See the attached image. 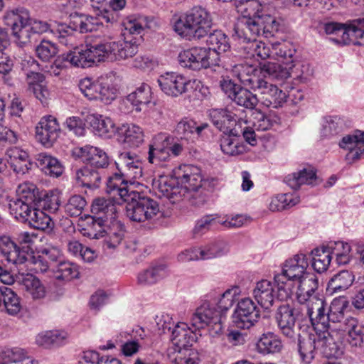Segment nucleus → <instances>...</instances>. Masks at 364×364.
I'll return each instance as SVG.
<instances>
[{
    "label": "nucleus",
    "mask_w": 364,
    "mask_h": 364,
    "mask_svg": "<svg viewBox=\"0 0 364 364\" xmlns=\"http://www.w3.org/2000/svg\"><path fill=\"white\" fill-rule=\"evenodd\" d=\"M106 235H109L110 237V241L107 242L108 247H115L124 237V226L119 221L114 219L109 220Z\"/></svg>",
    "instance_id": "nucleus-58"
},
{
    "label": "nucleus",
    "mask_w": 364,
    "mask_h": 364,
    "mask_svg": "<svg viewBox=\"0 0 364 364\" xmlns=\"http://www.w3.org/2000/svg\"><path fill=\"white\" fill-rule=\"evenodd\" d=\"M297 282L299 286L296 297L299 304H305L320 298L317 292L318 281L315 274L312 273L306 274L304 277Z\"/></svg>",
    "instance_id": "nucleus-18"
},
{
    "label": "nucleus",
    "mask_w": 364,
    "mask_h": 364,
    "mask_svg": "<svg viewBox=\"0 0 364 364\" xmlns=\"http://www.w3.org/2000/svg\"><path fill=\"white\" fill-rule=\"evenodd\" d=\"M101 173L87 164L76 170L75 179L77 183L90 188H97L101 182Z\"/></svg>",
    "instance_id": "nucleus-33"
},
{
    "label": "nucleus",
    "mask_w": 364,
    "mask_h": 364,
    "mask_svg": "<svg viewBox=\"0 0 364 364\" xmlns=\"http://www.w3.org/2000/svg\"><path fill=\"white\" fill-rule=\"evenodd\" d=\"M127 191H122V196L127 197L126 215L132 221L144 223L151 221L159 213V205L157 201L142 193L134 191L130 195Z\"/></svg>",
    "instance_id": "nucleus-8"
},
{
    "label": "nucleus",
    "mask_w": 364,
    "mask_h": 364,
    "mask_svg": "<svg viewBox=\"0 0 364 364\" xmlns=\"http://www.w3.org/2000/svg\"><path fill=\"white\" fill-rule=\"evenodd\" d=\"M53 272L55 273V277L57 279L65 281H70L77 278L79 274L76 265L64 261L60 262L53 267Z\"/></svg>",
    "instance_id": "nucleus-51"
},
{
    "label": "nucleus",
    "mask_w": 364,
    "mask_h": 364,
    "mask_svg": "<svg viewBox=\"0 0 364 364\" xmlns=\"http://www.w3.org/2000/svg\"><path fill=\"white\" fill-rule=\"evenodd\" d=\"M23 286L28 294L33 299H41L46 296L45 287L41 281L33 276H30L23 280Z\"/></svg>",
    "instance_id": "nucleus-59"
},
{
    "label": "nucleus",
    "mask_w": 364,
    "mask_h": 364,
    "mask_svg": "<svg viewBox=\"0 0 364 364\" xmlns=\"http://www.w3.org/2000/svg\"><path fill=\"white\" fill-rule=\"evenodd\" d=\"M18 199L36 205L42 191L32 183H23L18 186L16 190Z\"/></svg>",
    "instance_id": "nucleus-48"
},
{
    "label": "nucleus",
    "mask_w": 364,
    "mask_h": 364,
    "mask_svg": "<svg viewBox=\"0 0 364 364\" xmlns=\"http://www.w3.org/2000/svg\"><path fill=\"white\" fill-rule=\"evenodd\" d=\"M317 180L315 170L312 167L304 168L296 172L289 174L285 182L292 189H298L301 185H314Z\"/></svg>",
    "instance_id": "nucleus-28"
},
{
    "label": "nucleus",
    "mask_w": 364,
    "mask_h": 364,
    "mask_svg": "<svg viewBox=\"0 0 364 364\" xmlns=\"http://www.w3.org/2000/svg\"><path fill=\"white\" fill-rule=\"evenodd\" d=\"M0 252L9 262L14 264H23L28 262L33 263L36 266V269L41 272H45L51 268V265L41 254L33 256L26 250H21L20 247L8 237L1 239Z\"/></svg>",
    "instance_id": "nucleus-10"
},
{
    "label": "nucleus",
    "mask_w": 364,
    "mask_h": 364,
    "mask_svg": "<svg viewBox=\"0 0 364 364\" xmlns=\"http://www.w3.org/2000/svg\"><path fill=\"white\" fill-rule=\"evenodd\" d=\"M91 224L87 232L85 233V235L91 239H99L106 235L107 232V227L109 221L106 220L102 216H92L91 217Z\"/></svg>",
    "instance_id": "nucleus-52"
},
{
    "label": "nucleus",
    "mask_w": 364,
    "mask_h": 364,
    "mask_svg": "<svg viewBox=\"0 0 364 364\" xmlns=\"http://www.w3.org/2000/svg\"><path fill=\"white\" fill-rule=\"evenodd\" d=\"M308 266L306 255L302 253L297 254L293 258L286 261L281 273L294 281H299L306 274H309L306 272Z\"/></svg>",
    "instance_id": "nucleus-21"
},
{
    "label": "nucleus",
    "mask_w": 364,
    "mask_h": 364,
    "mask_svg": "<svg viewBox=\"0 0 364 364\" xmlns=\"http://www.w3.org/2000/svg\"><path fill=\"white\" fill-rule=\"evenodd\" d=\"M235 4L243 16L235 28L240 40L252 41L261 36L270 38L279 31L282 20L266 13L258 0H235Z\"/></svg>",
    "instance_id": "nucleus-2"
},
{
    "label": "nucleus",
    "mask_w": 364,
    "mask_h": 364,
    "mask_svg": "<svg viewBox=\"0 0 364 364\" xmlns=\"http://www.w3.org/2000/svg\"><path fill=\"white\" fill-rule=\"evenodd\" d=\"M211 25L212 20L209 14L201 7H194L180 16L174 23L173 29L178 35L188 40L200 39L208 36V49L215 51L218 58L219 53L230 49L229 38L220 30H215L208 34Z\"/></svg>",
    "instance_id": "nucleus-4"
},
{
    "label": "nucleus",
    "mask_w": 364,
    "mask_h": 364,
    "mask_svg": "<svg viewBox=\"0 0 364 364\" xmlns=\"http://www.w3.org/2000/svg\"><path fill=\"white\" fill-rule=\"evenodd\" d=\"M197 339L196 334L190 331L186 323L177 324L172 331V342L179 350H191L188 347L192 346Z\"/></svg>",
    "instance_id": "nucleus-26"
},
{
    "label": "nucleus",
    "mask_w": 364,
    "mask_h": 364,
    "mask_svg": "<svg viewBox=\"0 0 364 364\" xmlns=\"http://www.w3.org/2000/svg\"><path fill=\"white\" fill-rule=\"evenodd\" d=\"M314 331H303L297 334L298 351L304 363H311L318 349H321L326 357H337L341 353L339 344L331 332Z\"/></svg>",
    "instance_id": "nucleus-7"
},
{
    "label": "nucleus",
    "mask_w": 364,
    "mask_h": 364,
    "mask_svg": "<svg viewBox=\"0 0 364 364\" xmlns=\"http://www.w3.org/2000/svg\"><path fill=\"white\" fill-rule=\"evenodd\" d=\"M346 331H348V341L352 346L362 347L364 346V326L353 317L345 320Z\"/></svg>",
    "instance_id": "nucleus-38"
},
{
    "label": "nucleus",
    "mask_w": 364,
    "mask_h": 364,
    "mask_svg": "<svg viewBox=\"0 0 364 364\" xmlns=\"http://www.w3.org/2000/svg\"><path fill=\"white\" fill-rule=\"evenodd\" d=\"M257 350L263 354L276 353L282 349L281 341L273 333H263L257 343Z\"/></svg>",
    "instance_id": "nucleus-43"
},
{
    "label": "nucleus",
    "mask_w": 364,
    "mask_h": 364,
    "mask_svg": "<svg viewBox=\"0 0 364 364\" xmlns=\"http://www.w3.org/2000/svg\"><path fill=\"white\" fill-rule=\"evenodd\" d=\"M161 267L147 269L138 275V284L142 286L151 285L156 283L161 278Z\"/></svg>",
    "instance_id": "nucleus-64"
},
{
    "label": "nucleus",
    "mask_w": 364,
    "mask_h": 364,
    "mask_svg": "<svg viewBox=\"0 0 364 364\" xmlns=\"http://www.w3.org/2000/svg\"><path fill=\"white\" fill-rule=\"evenodd\" d=\"M284 80L290 77L288 68L276 62L260 63V69L252 65H241L237 77L245 86L257 93V99L267 107L278 108L287 100V94L277 86L268 82L264 77Z\"/></svg>",
    "instance_id": "nucleus-1"
},
{
    "label": "nucleus",
    "mask_w": 364,
    "mask_h": 364,
    "mask_svg": "<svg viewBox=\"0 0 364 364\" xmlns=\"http://www.w3.org/2000/svg\"><path fill=\"white\" fill-rule=\"evenodd\" d=\"M349 37V44L364 46V18L350 23Z\"/></svg>",
    "instance_id": "nucleus-57"
},
{
    "label": "nucleus",
    "mask_w": 364,
    "mask_h": 364,
    "mask_svg": "<svg viewBox=\"0 0 364 364\" xmlns=\"http://www.w3.org/2000/svg\"><path fill=\"white\" fill-rule=\"evenodd\" d=\"M138 52V45L133 39L110 41L74 48L61 56L63 60L76 67L89 68L94 63L105 60H120L131 58Z\"/></svg>",
    "instance_id": "nucleus-3"
},
{
    "label": "nucleus",
    "mask_w": 364,
    "mask_h": 364,
    "mask_svg": "<svg viewBox=\"0 0 364 364\" xmlns=\"http://www.w3.org/2000/svg\"><path fill=\"white\" fill-rule=\"evenodd\" d=\"M274 279L277 289V298L281 301L290 298L294 291L295 281L282 273L276 274Z\"/></svg>",
    "instance_id": "nucleus-49"
},
{
    "label": "nucleus",
    "mask_w": 364,
    "mask_h": 364,
    "mask_svg": "<svg viewBox=\"0 0 364 364\" xmlns=\"http://www.w3.org/2000/svg\"><path fill=\"white\" fill-rule=\"evenodd\" d=\"M85 121L100 136H111L117 132L118 129L112 119L95 113H88Z\"/></svg>",
    "instance_id": "nucleus-22"
},
{
    "label": "nucleus",
    "mask_w": 364,
    "mask_h": 364,
    "mask_svg": "<svg viewBox=\"0 0 364 364\" xmlns=\"http://www.w3.org/2000/svg\"><path fill=\"white\" fill-rule=\"evenodd\" d=\"M157 82L162 92L176 97L193 90L196 81L188 80L176 73H166L159 76Z\"/></svg>",
    "instance_id": "nucleus-14"
},
{
    "label": "nucleus",
    "mask_w": 364,
    "mask_h": 364,
    "mask_svg": "<svg viewBox=\"0 0 364 364\" xmlns=\"http://www.w3.org/2000/svg\"><path fill=\"white\" fill-rule=\"evenodd\" d=\"M328 249L332 258L335 257L338 265H345L350 262L351 248L349 244L341 241L331 242L328 245Z\"/></svg>",
    "instance_id": "nucleus-45"
},
{
    "label": "nucleus",
    "mask_w": 364,
    "mask_h": 364,
    "mask_svg": "<svg viewBox=\"0 0 364 364\" xmlns=\"http://www.w3.org/2000/svg\"><path fill=\"white\" fill-rule=\"evenodd\" d=\"M117 133L123 138V142L132 147H138L144 141L141 128L133 124H123L118 129Z\"/></svg>",
    "instance_id": "nucleus-36"
},
{
    "label": "nucleus",
    "mask_w": 364,
    "mask_h": 364,
    "mask_svg": "<svg viewBox=\"0 0 364 364\" xmlns=\"http://www.w3.org/2000/svg\"><path fill=\"white\" fill-rule=\"evenodd\" d=\"M102 26L100 16H91L82 14H75L70 16L69 25L60 24L55 31H53L60 43L67 46L73 40L74 31L84 33L97 31Z\"/></svg>",
    "instance_id": "nucleus-9"
},
{
    "label": "nucleus",
    "mask_w": 364,
    "mask_h": 364,
    "mask_svg": "<svg viewBox=\"0 0 364 364\" xmlns=\"http://www.w3.org/2000/svg\"><path fill=\"white\" fill-rule=\"evenodd\" d=\"M181 66L193 70H200L218 64L219 58L212 50L203 47H193L181 51L178 56Z\"/></svg>",
    "instance_id": "nucleus-11"
},
{
    "label": "nucleus",
    "mask_w": 364,
    "mask_h": 364,
    "mask_svg": "<svg viewBox=\"0 0 364 364\" xmlns=\"http://www.w3.org/2000/svg\"><path fill=\"white\" fill-rule=\"evenodd\" d=\"M91 211L95 216H102L109 221L115 219L117 209L111 199L98 198L93 200Z\"/></svg>",
    "instance_id": "nucleus-39"
},
{
    "label": "nucleus",
    "mask_w": 364,
    "mask_h": 364,
    "mask_svg": "<svg viewBox=\"0 0 364 364\" xmlns=\"http://www.w3.org/2000/svg\"><path fill=\"white\" fill-rule=\"evenodd\" d=\"M301 312L299 307L289 305H282L278 308L277 322L282 333L287 338L294 339L297 335L295 323Z\"/></svg>",
    "instance_id": "nucleus-16"
},
{
    "label": "nucleus",
    "mask_w": 364,
    "mask_h": 364,
    "mask_svg": "<svg viewBox=\"0 0 364 364\" xmlns=\"http://www.w3.org/2000/svg\"><path fill=\"white\" fill-rule=\"evenodd\" d=\"M253 296L262 307L269 309L274 300L273 284L267 279L258 282L253 290Z\"/></svg>",
    "instance_id": "nucleus-27"
},
{
    "label": "nucleus",
    "mask_w": 364,
    "mask_h": 364,
    "mask_svg": "<svg viewBox=\"0 0 364 364\" xmlns=\"http://www.w3.org/2000/svg\"><path fill=\"white\" fill-rule=\"evenodd\" d=\"M74 154L87 162L88 166L97 169L104 168L109 164V158L107 154L97 147L85 146L77 148Z\"/></svg>",
    "instance_id": "nucleus-19"
},
{
    "label": "nucleus",
    "mask_w": 364,
    "mask_h": 364,
    "mask_svg": "<svg viewBox=\"0 0 364 364\" xmlns=\"http://www.w3.org/2000/svg\"><path fill=\"white\" fill-rule=\"evenodd\" d=\"M60 204V200L58 194L42 191L36 207L43 211L54 213L59 209Z\"/></svg>",
    "instance_id": "nucleus-53"
},
{
    "label": "nucleus",
    "mask_w": 364,
    "mask_h": 364,
    "mask_svg": "<svg viewBox=\"0 0 364 364\" xmlns=\"http://www.w3.org/2000/svg\"><path fill=\"white\" fill-rule=\"evenodd\" d=\"M347 301L343 299H334L331 306L328 308L326 316L325 324L321 326L322 331L332 329L331 323H340L344 319V310L346 308Z\"/></svg>",
    "instance_id": "nucleus-35"
},
{
    "label": "nucleus",
    "mask_w": 364,
    "mask_h": 364,
    "mask_svg": "<svg viewBox=\"0 0 364 364\" xmlns=\"http://www.w3.org/2000/svg\"><path fill=\"white\" fill-rule=\"evenodd\" d=\"M260 316L259 309L250 298L238 302L234 313L233 322L239 328L248 329L257 322Z\"/></svg>",
    "instance_id": "nucleus-15"
},
{
    "label": "nucleus",
    "mask_w": 364,
    "mask_h": 364,
    "mask_svg": "<svg viewBox=\"0 0 364 364\" xmlns=\"http://www.w3.org/2000/svg\"><path fill=\"white\" fill-rule=\"evenodd\" d=\"M220 147L224 154L237 156L245 151V147L240 142V136L235 129L230 130L220 140Z\"/></svg>",
    "instance_id": "nucleus-34"
},
{
    "label": "nucleus",
    "mask_w": 364,
    "mask_h": 364,
    "mask_svg": "<svg viewBox=\"0 0 364 364\" xmlns=\"http://www.w3.org/2000/svg\"><path fill=\"white\" fill-rule=\"evenodd\" d=\"M306 304L307 305V315L314 327V331L323 332L321 326L325 324L326 316L328 312L326 302L319 298Z\"/></svg>",
    "instance_id": "nucleus-24"
},
{
    "label": "nucleus",
    "mask_w": 364,
    "mask_h": 364,
    "mask_svg": "<svg viewBox=\"0 0 364 364\" xmlns=\"http://www.w3.org/2000/svg\"><path fill=\"white\" fill-rule=\"evenodd\" d=\"M240 293V289L235 286L227 289L219 301V311L215 304L205 301L196 309L193 314L191 322L196 330L208 327L209 333L212 336L220 334L222 332L223 326L221 322L220 311L228 310L231 306L234 297Z\"/></svg>",
    "instance_id": "nucleus-6"
},
{
    "label": "nucleus",
    "mask_w": 364,
    "mask_h": 364,
    "mask_svg": "<svg viewBox=\"0 0 364 364\" xmlns=\"http://www.w3.org/2000/svg\"><path fill=\"white\" fill-rule=\"evenodd\" d=\"M279 119L275 115H266L261 112L255 113L252 124L257 130L267 131L277 126Z\"/></svg>",
    "instance_id": "nucleus-55"
},
{
    "label": "nucleus",
    "mask_w": 364,
    "mask_h": 364,
    "mask_svg": "<svg viewBox=\"0 0 364 364\" xmlns=\"http://www.w3.org/2000/svg\"><path fill=\"white\" fill-rule=\"evenodd\" d=\"M151 100V88L146 84H142L140 87H137L134 92L130 93L124 101L127 105L130 104L132 108L131 112L135 110L140 112L141 108V105L148 104Z\"/></svg>",
    "instance_id": "nucleus-37"
},
{
    "label": "nucleus",
    "mask_w": 364,
    "mask_h": 364,
    "mask_svg": "<svg viewBox=\"0 0 364 364\" xmlns=\"http://www.w3.org/2000/svg\"><path fill=\"white\" fill-rule=\"evenodd\" d=\"M200 249L201 259L215 258L223 255L228 251V245L224 241L215 242Z\"/></svg>",
    "instance_id": "nucleus-56"
},
{
    "label": "nucleus",
    "mask_w": 364,
    "mask_h": 364,
    "mask_svg": "<svg viewBox=\"0 0 364 364\" xmlns=\"http://www.w3.org/2000/svg\"><path fill=\"white\" fill-rule=\"evenodd\" d=\"M60 131L56 118L50 115L43 117L36 127V137L43 145L50 146L58 138Z\"/></svg>",
    "instance_id": "nucleus-17"
},
{
    "label": "nucleus",
    "mask_w": 364,
    "mask_h": 364,
    "mask_svg": "<svg viewBox=\"0 0 364 364\" xmlns=\"http://www.w3.org/2000/svg\"><path fill=\"white\" fill-rule=\"evenodd\" d=\"M193 167L185 166L182 174L173 177L160 176L153 186L159 197H164L171 203L181 200L187 194L198 191L201 188L202 178L198 173L193 172Z\"/></svg>",
    "instance_id": "nucleus-5"
},
{
    "label": "nucleus",
    "mask_w": 364,
    "mask_h": 364,
    "mask_svg": "<svg viewBox=\"0 0 364 364\" xmlns=\"http://www.w3.org/2000/svg\"><path fill=\"white\" fill-rule=\"evenodd\" d=\"M355 276L352 272L340 271L329 280L326 290L331 294L343 293L353 284Z\"/></svg>",
    "instance_id": "nucleus-31"
},
{
    "label": "nucleus",
    "mask_w": 364,
    "mask_h": 364,
    "mask_svg": "<svg viewBox=\"0 0 364 364\" xmlns=\"http://www.w3.org/2000/svg\"><path fill=\"white\" fill-rule=\"evenodd\" d=\"M176 130L181 139L191 140L192 141L198 139L196 132V122L193 120H181L178 123Z\"/></svg>",
    "instance_id": "nucleus-62"
},
{
    "label": "nucleus",
    "mask_w": 364,
    "mask_h": 364,
    "mask_svg": "<svg viewBox=\"0 0 364 364\" xmlns=\"http://www.w3.org/2000/svg\"><path fill=\"white\" fill-rule=\"evenodd\" d=\"M220 87L232 102L246 109H253L259 102L257 93L253 94L249 89L236 84L229 78L220 81Z\"/></svg>",
    "instance_id": "nucleus-13"
},
{
    "label": "nucleus",
    "mask_w": 364,
    "mask_h": 364,
    "mask_svg": "<svg viewBox=\"0 0 364 364\" xmlns=\"http://www.w3.org/2000/svg\"><path fill=\"white\" fill-rule=\"evenodd\" d=\"M349 24L330 22L324 25V31L327 34L335 35L332 41L340 45H349Z\"/></svg>",
    "instance_id": "nucleus-41"
},
{
    "label": "nucleus",
    "mask_w": 364,
    "mask_h": 364,
    "mask_svg": "<svg viewBox=\"0 0 364 364\" xmlns=\"http://www.w3.org/2000/svg\"><path fill=\"white\" fill-rule=\"evenodd\" d=\"M10 164L14 171L18 174H25L31 169L33 164L31 161L27 151L19 147H11L6 151Z\"/></svg>",
    "instance_id": "nucleus-25"
},
{
    "label": "nucleus",
    "mask_w": 364,
    "mask_h": 364,
    "mask_svg": "<svg viewBox=\"0 0 364 364\" xmlns=\"http://www.w3.org/2000/svg\"><path fill=\"white\" fill-rule=\"evenodd\" d=\"M36 207V205L16 198L10 201L9 208L10 213L16 219L28 223L31 213L33 212V208Z\"/></svg>",
    "instance_id": "nucleus-44"
},
{
    "label": "nucleus",
    "mask_w": 364,
    "mask_h": 364,
    "mask_svg": "<svg viewBox=\"0 0 364 364\" xmlns=\"http://www.w3.org/2000/svg\"><path fill=\"white\" fill-rule=\"evenodd\" d=\"M85 199L79 195L71 196L65 205V213L71 217L80 215L86 206Z\"/></svg>",
    "instance_id": "nucleus-60"
},
{
    "label": "nucleus",
    "mask_w": 364,
    "mask_h": 364,
    "mask_svg": "<svg viewBox=\"0 0 364 364\" xmlns=\"http://www.w3.org/2000/svg\"><path fill=\"white\" fill-rule=\"evenodd\" d=\"M209 117L213 124L224 134L234 129L231 127L236 122L235 114L227 109H212L209 111Z\"/></svg>",
    "instance_id": "nucleus-30"
},
{
    "label": "nucleus",
    "mask_w": 364,
    "mask_h": 364,
    "mask_svg": "<svg viewBox=\"0 0 364 364\" xmlns=\"http://www.w3.org/2000/svg\"><path fill=\"white\" fill-rule=\"evenodd\" d=\"M36 55L43 61L50 60L58 53L56 46L50 41L42 40L36 47Z\"/></svg>",
    "instance_id": "nucleus-61"
},
{
    "label": "nucleus",
    "mask_w": 364,
    "mask_h": 364,
    "mask_svg": "<svg viewBox=\"0 0 364 364\" xmlns=\"http://www.w3.org/2000/svg\"><path fill=\"white\" fill-rule=\"evenodd\" d=\"M67 337L68 333L63 331H46L37 335L36 342L38 346L48 348L60 345Z\"/></svg>",
    "instance_id": "nucleus-42"
},
{
    "label": "nucleus",
    "mask_w": 364,
    "mask_h": 364,
    "mask_svg": "<svg viewBox=\"0 0 364 364\" xmlns=\"http://www.w3.org/2000/svg\"><path fill=\"white\" fill-rule=\"evenodd\" d=\"M0 293H1V308H3L1 311L4 310L11 316L17 315L22 308L21 299L17 294L8 287H0Z\"/></svg>",
    "instance_id": "nucleus-32"
},
{
    "label": "nucleus",
    "mask_w": 364,
    "mask_h": 364,
    "mask_svg": "<svg viewBox=\"0 0 364 364\" xmlns=\"http://www.w3.org/2000/svg\"><path fill=\"white\" fill-rule=\"evenodd\" d=\"M243 43H249L247 47L245 49H248L247 53L251 56L255 55L261 58L262 59H266L271 55V50L262 41H257V38L252 41H242Z\"/></svg>",
    "instance_id": "nucleus-63"
},
{
    "label": "nucleus",
    "mask_w": 364,
    "mask_h": 364,
    "mask_svg": "<svg viewBox=\"0 0 364 364\" xmlns=\"http://www.w3.org/2000/svg\"><path fill=\"white\" fill-rule=\"evenodd\" d=\"M341 148L349 150L346 155L348 160L355 161L364 154V132L356 130L353 134H348L342 138L339 143Z\"/></svg>",
    "instance_id": "nucleus-20"
},
{
    "label": "nucleus",
    "mask_w": 364,
    "mask_h": 364,
    "mask_svg": "<svg viewBox=\"0 0 364 364\" xmlns=\"http://www.w3.org/2000/svg\"><path fill=\"white\" fill-rule=\"evenodd\" d=\"M311 253L312 255L313 268L319 273L325 272L328 269L332 259L328 247L315 248Z\"/></svg>",
    "instance_id": "nucleus-47"
},
{
    "label": "nucleus",
    "mask_w": 364,
    "mask_h": 364,
    "mask_svg": "<svg viewBox=\"0 0 364 364\" xmlns=\"http://www.w3.org/2000/svg\"><path fill=\"white\" fill-rule=\"evenodd\" d=\"M27 30L29 35L28 38V41H22L20 47L26 46L33 41H36V37L38 35L48 31L53 32V30L50 29V25L46 21L33 19L31 17Z\"/></svg>",
    "instance_id": "nucleus-50"
},
{
    "label": "nucleus",
    "mask_w": 364,
    "mask_h": 364,
    "mask_svg": "<svg viewBox=\"0 0 364 364\" xmlns=\"http://www.w3.org/2000/svg\"><path fill=\"white\" fill-rule=\"evenodd\" d=\"M28 223L33 228L43 231L51 230L54 225L50 217L38 207L33 208Z\"/></svg>",
    "instance_id": "nucleus-46"
},
{
    "label": "nucleus",
    "mask_w": 364,
    "mask_h": 364,
    "mask_svg": "<svg viewBox=\"0 0 364 364\" xmlns=\"http://www.w3.org/2000/svg\"><path fill=\"white\" fill-rule=\"evenodd\" d=\"M36 165L46 175L53 177L60 176L64 170L63 166L56 158L46 153H40L36 156Z\"/></svg>",
    "instance_id": "nucleus-29"
},
{
    "label": "nucleus",
    "mask_w": 364,
    "mask_h": 364,
    "mask_svg": "<svg viewBox=\"0 0 364 364\" xmlns=\"http://www.w3.org/2000/svg\"><path fill=\"white\" fill-rule=\"evenodd\" d=\"M300 202L299 197L294 196L291 193H282L274 198L270 203V209L273 211L283 210L298 204Z\"/></svg>",
    "instance_id": "nucleus-54"
},
{
    "label": "nucleus",
    "mask_w": 364,
    "mask_h": 364,
    "mask_svg": "<svg viewBox=\"0 0 364 364\" xmlns=\"http://www.w3.org/2000/svg\"><path fill=\"white\" fill-rule=\"evenodd\" d=\"M129 183L126 177H124L122 173H115L112 176H109L107 181V192L109 194L116 192L122 199L125 201L127 197L122 196V191H127V194L130 195L131 193H134L135 191L131 190L127 186Z\"/></svg>",
    "instance_id": "nucleus-40"
},
{
    "label": "nucleus",
    "mask_w": 364,
    "mask_h": 364,
    "mask_svg": "<svg viewBox=\"0 0 364 364\" xmlns=\"http://www.w3.org/2000/svg\"><path fill=\"white\" fill-rule=\"evenodd\" d=\"M29 11L23 7L6 11L3 21L11 29L12 35L16 43L21 46L22 41H28V31L27 28L30 22Z\"/></svg>",
    "instance_id": "nucleus-12"
},
{
    "label": "nucleus",
    "mask_w": 364,
    "mask_h": 364,
    "mask_svg": "<svg viewBox=\"0 0 364 364\" xmlns=\"http://www.w3.org/2000/svg\"><path fill=\"white\" fill-rule=\"evenodd\" d=\"M167 145V137H164V135L160 134L154 139L149 147L147 158L149 162L160 166L161 163L168 161L171 155Z\"/></svg>",
    "instance_id": "nucleus-23"
}]
</instances>
